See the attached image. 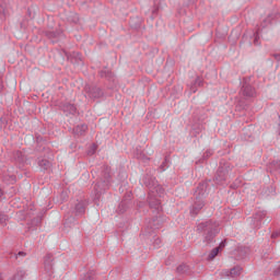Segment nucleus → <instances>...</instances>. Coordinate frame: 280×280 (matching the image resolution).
<instances>
[{"label":"nucleus","instance_id":"1","mask_svg":"<svg viewBox=\"0 0 280 280\" xmlns=\"http://www.w3.org/2000/svg\"><path fill=\"white\" fill-rule=\"evenodd\" d=\"M143 183L145 187L150 189L148 197L150 209H153L154 213H161V211H163V206H161V200L156 198V195L161 197L165 194V189H163V186L159 185L155 177H144Z\"/></svg>","mask_w":280,"mask_h":280},{"label":"nucleus","instance_id":"2","mask_svg":"<svg viewBox=\"0 0 280 280\" xmlns=\"http://www.w3.org/2000/svg\"><path fill=\"white\" fill-rule=\"evenodd\" d=\"M113 180L110 179V167L104 166L101 174V179L94 186L95 200H100L102 194H104V191H106L107 189H110Z\"/></svg>","mask_w":280,"mask_h":280},{"label":"nucleus","instance_id":"3","mask_svg":"<svg viewBox=\"0 0 280 280\" xmlns=\"http://www.w3.org/2000/svg\"><path fill=\"white\" fill-rule=\"evenodd\" d=\"M195 203L190 208V215H198L202 207H205V200L202 198L207 197V183H201L195 191Z\"/></svg>","mask_w":280,"mask_h":280},{"label":"nucleus","instance_id":"4","mask_svg":"<svg viewBox=\"0 0 280 280\" xmlns=\"http://www.w3.org/2000/svg\"><path fill=\"white\" fill-rule=\"evenodd\" d=\"M197 232L203 236V242L206 244H211L215 235H218V229H215V225H213V222L211 221L199 223L197 225Z\"/></svg>","mask_w":280,"mask_h":280},{"label":"nucleus","instance_id":"5","mask_svg":"<svg viewBox=\"0 0 280 280\" xmlns=\"http://www.w3.org/2000/svg\"><path fill=\"white\" fill-rule=\"evenodd\" d=\"M229 172H231V166L229 165V162H221L214 176V182L217 183V185H224V182L226 180V178H229Z\"/></svg>","mask_w":280,"mask_h":280},{"label":"nucleus","instance_id":"6","mask_svg":"<svg viewBox=\"0 0 280 280\" xmlns=\"http://www.w3.org/2000/svg\"><path fill=\"white\" fill-rule=\"evenodd\" d=\"M86 95L90 100H102L106 97V92L102 90V88L97 85H86L85 86Z\"/></svg>","mask_w":280,"mask_h":280},{"label":"nucleus","instance_id":"7","mask_svg":"<svg viewBox=\"0 0 280 280\" xmlns=\"http://www.w3.org/2000/svg\"><path fill=\"white\" fill-rule=\"evenodd\" d=\"M267 212L264 210L256 211L253 217H250L249 224L252 229H259L264 224V219L266 218Z\"/></svg>","mask_w":280,"mask_h":280},{"label":"nucleus","instance_id":"8","mask_svg":"<svg viewBox=\"0 0 280 280\" xmlns=\"http://www.w3.org/2000/svg\"><path fill=\"white\" fill-rule=\"evenodd\" d=\"M241 95L248 100V97H255L257 95V91H255V88L248 83V81L245 79L243 82V86L241 89Z\"/></svg>","mask_w":280,"mask_h":280},{"label":"nucleus","instance_id":"9","mask_svg":"<svg viewBox=\"0 0 280 280\" xmlns=\"http://www.w3.org/2000/svg\"><path fill=\"white\" fill-rule=\"evenodd\" d=\"M86 199L81 198V199H77V202L74 203V215L77 218H82V214L85 213L86 211Z\"/></svg>","mask_w":280,"mask_h":280},{"label":"nucleus","instance_id":"10","mask_svg":"<svg viewBox=\"0 0 280 280\" xmlns=\"http://www.w3.org/2000/svg\"><path fill=\"white\" fill-rule=\"evenodd\" d=\"M86 130H89L86 124H80L73 128L72 132L74 137H83V135H86Z\"/></svg>","mask_w":280,"mask_h":280},{"label":"nucleus","instance_id":"11","mask_svg":"<svg viewBox=\"0 0 280 280\" xmlns=\"http://www.w3.org/2000/svg\"><path fill=\"white\" fill-rule=\"evenodd\" d=\"M44 266H45V270H47V272H51V269L54 268V255L47 254L45 256Z\"/></svg>","mask_w":280,"mask_h":280},{"label":"nucleus","instance_id":"12","mask_svg":"<svg viewBox=\"0 0 280 280\" xmlns=\"http://www.w3.org/2000/svg\"><path fill=\"white\" fill-rule=\"evenodd\" d=\"M279 18H280V13H278V12L270 13V14L264 20L262 27H266V25H270V24L272 23V21H275V19H279Z\"/></svg>","mask_w":280,"mask_h":280},{"label":"nucleus","instance_id":"13","mask_svg":"<svg viewBox=\"0 0 280 280\" xmlns=\"http://www.w3.org/2000/svg\"><path fill=\"white\" fill-rule=\"evenodd\" d=\"M177 275H189L191 272V267L189 265L182 264L176 268Z\"/></svg>","mask_w":280,"mask_h":280},{"label":"nucleus","instance_id":"14","mask_svg":"<svg viewBox=\"0 0 280 280\" xmlns=\"http://www.w3.org/2000/svg\"><path fill=\"white\" fill-rule=\"evenodd\" d=\"M240 275H242V267L240 266H236L226 272V276L231 277L232 279H236V277H240Z\"/></svg>","mask_w":280,"mask_h":280},{"label":"nucleus","instance_id":"15","mask_svg":"<svg viewBox=\"0 0 280 280\" xmlns=\"http://www.w3.org/2000/svg\"><path fill=\"white\" fill-rule=\"evenodd\" d=\"M27 272L23 269H18L16 272L9 280H23L25 279Z\"/></svg>","mask_w":280,"mask_h":280},{"label":"nucleus","instance_id":"16","mask_svg":"<svg viewBox=\"0 0 280 280\" xmlns=\"http://www.w3.org/2000/svg\"><path fill=\"white\" fill-rule=\"evenodd\" d=\"M128 207H130V201L122 200L118 206V213H126V211H128Z\"/></svg>","mask_w":280,"mask_h":280},{"label":"nucleus","instance_id":"17","mask_svg":"<svg viewBox=\"0 0 280 280\" xmlns=\"http://www.w3.org/2000/svg\"><path fill=\"white\" fill-rule=\"evenodd\" d=\"M100 75L106 80H113V72L106 68L100 71Z\"/></svg>","mask_w":280,"mask_h":280},{"label":"nucleus","instance_id":"18","mask_svg":"<svg viewBox=\"0 0 280 280\" xmlns=\"http://www.w3.org/2000/svg\"><path fill=\"white\" fill-rule=\"evenodd\" d=\"M38 166L40 167V170H49V167H51V162L43 159L38 161Z\"/></svg>","mask_w":280,"mask_h":280},{"label":"nucleus","instance_id":"19","mask_svg":"<svg viewBox=\"0 0 280 280\" xmlns=\"http://www.w3.org/2000/svg\"><path fill=\"white\" fill-rule=\"evenodd\" d=\"M61 110H63L65 115L69 116L71 115V104H62L60 106Z\"/></svg>","mask_w":280,"mask_h":280},{"label":"nucleus","instance_id":"20","mask_svg":"<svg viewBox=\"0 0 280 280\" xmlns=\"http://www.w3.org/2000/svg\"><path fill=\"white\" fill-rule=\"evenodd\" d=\"M14 159L15 161H18V163H23V161H25V158L23 156V152L21 151H16L14 153Z\"/></svg>","mask_w":280,"mask_h":280},{"label":"nucleus","instance_id":"21","mask_svg":"<svg viewBox=\"0 0 280 280\" xmlns=\"http://www.w3.org/2000/svg\"><path fill=\"white\" fill-rule=\"evenodd\" d=\"M196 86H202V80H200V78H197L194 81V84L190 88V91H192V93H196Z\"/></svg>","mask_w":280,"mask_h":280},{"label":"nucleus","instance_id":"22","mask_svg":"<svg viewBox=\"0 0 280 280\" xmlns=\"http://www.w3.org/2000/svg\"><path fill=\"white\" fill-rule=\"evenodd\" d=\"M218 253H220V247L213 248L208 255V259H215V257H218Z\"/></svg>","mask_w":280,"mask_h":280},{"label":"nucleus","instance_id":"23","mask_svg":"<svg viewBox=\"0 0 280 280\" xmlns=\"http://www.w3.org/2000/svg\"><path fill=\"white\" fill-rule=\"evenodd\" d=\"M81 280H95V271H89L81 278Z\"/></svg>","mask_w":280,"mask_h":280},{"label":"nucleus","instance_id":"24","mask_svg":"<svg viewBox=\"0 0 280 280\" xmlns=\"http://www.w3.org/2000/svg\"><path fill=\"white\" fill-rule=\"evenodd\" d=\"M269 168H270V170H273V172H280V161L272 162V163L269 165Z\"/></svg>","mask_w":280,"mask_h":280},{"label":"nucleus","instance_id":"25","mask_svg":"<svg viewBox=\"0 0 280 280\" xmlns=\"http://www.w3.org/2000/svg\"><path fill=\"white\" fill-rule=\"evenodd\" d=\"M46 36L48 37V38H58V36H59V34L60 33H58V32H56V31H46Z\"/></svg>","mask_w":280,"mask_h":280},{"label":"nucleus","instance_id":"26","mask_svg":"<svg viewBox=\"0 0 280 280\" xmlns=\"http://www.w3.org/2000/svg\"><path fill=\"white\" fill-rule=\"evenodd\" d=\"M95 152H97V145L96 144H92L90 147V149L88 150V155L89 156H93V154H95Z\"/></svg>","mask_w":280,"mask_h":280},{"label":"nucleus","instance_id":"27","mask_svg":"<svg viewBox=\"0 0 280 280\" xmlns=\"http://www.w3.org/2000/svg\"><path fill=\"white\" fill-rule=\"evenodd\" d=\"M167 159L163 161V163L160 165V172H165L167 170Z\"/></svg>","mask_w":280,"mask_h":280},{"label":"nucleus","instance_id":"28","mask_svg":"<svg viewBox=\"0 0 280 280\" xmlns=\"http://www.w3.org/2000/svg\"><path fill=\"white\" fill-rule=\"evenodd\" d=\"M158 15H159V7H154V8L152 9L151 19H156Z\"/></svg>","mask_w":280,"mask_h":280},{"label":"nucleus","instance_id":"29","mask_svg":"<svg viewBox=\"0 0 280 280\" xmlns=\"http://www.w3.org/2000/svg\"><path fill=\"white\" fill-rule=\"evenodd\" d=\"M254 45H260L259 43V32L254 33Z\"/></svg>","mask_w":280,"mask_h":280},{"label":"nucleus","instance_id":"30","mask_svg":"<svg viewBox=\"0 0 280 280\" xmlns=\"http://www.w3.org/2000/svg\"><path fill=\"white\" fill-rule=\"evenodd\" d=\"M153 246L154 248H159L161 246V238L155 237L153 242Z\"/></svg>","mask_w":280,"mask_h":280},{"label":"nucleus","instance_id":"31","mask_svg":"<svg viewBox=\"0 0 280 280\" xmlns=\"http://www.w3.org/2000/svg\"><path fill=\"white\" fill-rule=\"evenodd\" d=\"M7 220H8V215L0 213V224H5Z\"/></svg>","mask_w":280,"mask_h":280},{"label":"nucleus","instance_id":"32","mask_svg":"<svg viewBox=\"0 0 280 280\" xmlns=\"http://www.w3.org/2000/svg\"><path fill=\"white\" fill-rule=\"evenodd\" d=\"M63 220H65L63 222L65 226H69V224H71V222L69 221V214H65Z\"/></svg>","mask_w":280,"mask_h":280},{"label":"nucleus","instance_id":"33","mask_svg":"<svg viewBox=\"0 0 280 280\" xmlns=\"http://www.w3.org/2000/svg\"><path fill=\"white\" fill-rule=\"evenodd\" d=\"M78 21H80L78 13L72 14V23H78Z\"/></svg>","mask_w":280,"mask_h":280},{"label":"nucleus","instance_id":"34","mask_svg":"<svg viewBox=\"0 0 280 280\" xmlns=\"http://www.w3.org/2000/svg\"><path fill=\"white\" fill-rule=\"evenodd\" d=\"M279 235H280V231H276V232H273V233L271 234V238H272V240H276V237H279Z\"/></svg>","mask_w":280,"mask_h":280},{"label":"nucleus","instance_id":"35","mask_svg":"<svg viewBox=\"0 0 280 280\" xmlns=\"http://www.w3.org/2000/svg\"><path fill=\"white\" fill-rule=\"evenodd\" d=\"M224 246H226V241H222L220 243V245L218 246L219 250H222V248H224Z\"/></svg>","mask_w":280,"mask_h":280},{"label":"nucleus","instance_id":"36","mask_svg":"<svg viewBox=\"0 0 280 280\" xmlns=\"http://www.w3.org/2000/svg\"><path fill=\"white\" fill-rule=\"evenodd\" d=\"M19 257H25V252H19V253L15 255V259H19Z\"/></svg>","mask_w":280,"mask_h":280},{"label":"nucleus","instance_id":"37","mask_svg":"<svg viewBox=\"0 0 280 280\" xmlns=\"http://www.w3.org/2000/svg\"><path fill=\"white\" fill-rule=\"evenodd\" d=\"M273 57H275L276 60L280 61V55L279 54L273 55Z\"/></svg>","mask_w":280,"mask_h":280},{"label":"nucleus","instance_id":"38","mask_svg":"<svg viewBox=\"0 0 280 280\" xmlns=\"http://www.w3.org/2000/svg\"><path fill=\"white\" fill-rule=\"evenodd\" d=\"M137 159H145V155H137Z\"/></svg>","mask_w":280,"mask_h":280},{"label":"nucleus","instance_id":"39","mask_svg":"<svg viewBox=\"0 0 280 280\" xmlns=\"http://www.w3.org/2000/svg\"><path fill=\"white\" fill-rule=\"evenodd\" d=\"M0 91H3V83L0 81Z\"/></svg>","mask_w":280,"mask_h":280},{"label":"nucleus","instance_id":"40","mask_svg":"<svg viewBox=\"0 0 280 280\" xmlns=\"http://www.w3.org/2000/svg\"><path fill=\"white\" fill-rule=\"evenodd\" d=\"M73 110H75V107L72 105L71 106V112L73 113Z\"/></svg>","mask_w":280,"mask_h":280},{"label":"nucleus","instance_id":"41","mask_svg":"<svg viewBox=\"0 0 280 280\" xmlns=\"http://www.w3.org/2000/svg\"><path fill=\"white\" fill-rule=\"evenodd\" d=\"M1 196H3V190L0 189V198H1Z\"/></svg>","mask_w":280,"mask_h":280},{"label":"nucleus","instance_id":"42","mask_svg":"<svg viewBox=\"0 0 280 280\" xmlns=\"http://www.w3.org/2000/svg\"><path fill=\"white\" fill-rule=\"evenodd\" d=\"M0 280H3V273H0Z\"/></svg>","mask_w":280,"mask_h":280}]
</instances>
